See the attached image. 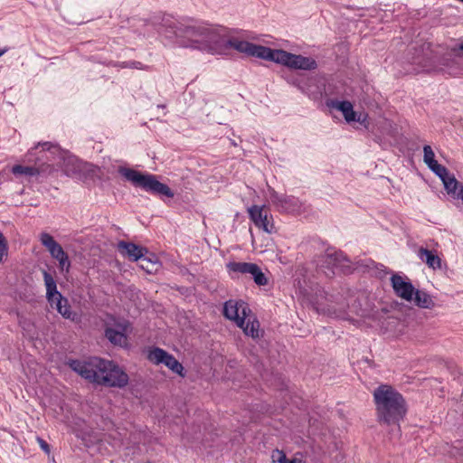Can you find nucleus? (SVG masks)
<instances>
[{"label": "nucleus", "mask_w": 463, "mask_h": 463, "mask_svg": "<svg viewBox=\"0 0 463 463\" xmlns=\"http://www.w3.org/2000/svg\"><path fill=\"white\" fill-rule=\"evenodd\" d=\"M437 176L440 178L442 183L446 181L451 175L449 174L448 169L439 165L437 161L428 166Z\"/></svg>", "instance_id": "bb28decb"}, {"label": "nucleus", "mask_w": 463, "mask_h": 463, "mask_svg": "<svg viewBox=\"0 0 463 463\" xmlns=\"http://www.w3.org/2000/svg\"><path fill=\"white\" fill-rule=\"evenodd\" d=\"M423 161L428 166L436 162L435 154L430 146L425 145L423 146Z\"/></svg>", "instance_id": "cd10ccee"}, {"label": "nucleus", "mask_w": 463, "mask_h": 463, "mask_svg": "<svg viewBox=\"0 0 463 463\" xmlns=\"http://www.w3.org/2000/svg\"><path fill=\"white\" fill-rule=\"evenodd\" d=\"M59 146L51 142L38 143L30 150L29 156H35L33 165H15L12 167L14 175L46 177L55 171L54 156L59 153Z\"/></svg>", "instance_id": "20e7f679"}, {"label": "nucleus", "mask_w": 463, "mask_h": 463, "mask_svg": "<svg viewBox=\"0 0 463 463\" xmlns=\"http://www.w3.org/2000/svg\"><path fill=\"white\" fill-rule=\"evenodd\" d=\"M391 283L394 293L402 299L411 301L413 299V294L415 288L411 281H406L399 274H393L391 277Z\"/></svg>", "instance_id": "f8f14e48"}, {"label": "nucleus", "mask_w": 463, "mask_h": 463, "mask_svg": "<svg viewBox=\"0 0 463 463\" xmlns=\"http://www.w3.org/2000/svg\"><path fill=\"white\" fill-rule=\"evenodd\" d=\"M40 241L42 244L49 250L51 256L58 260L59 258L66 255V252L63 250L62 247L54 240V238L47 233L42 232L40 235Z\"/></svg>", "instance_id": "2eb2a0df"}, {"label": "nucleus", "mask_w": 463, "mask_h": 463, "mask_svg": "<svg viewBox=\"0 0 463 463\" xmlns=\"http://www.w3.org/2000/svg\"><path fill=\"white\" fill-rule=\"evenodd\" d=\"M267 61H274L294 70L313 71L317 68L315 59L294 54L280 49L270 48Z\"/></svg>", "instance_id": "423d86ee"}, {"label": "nucleus", "mask_w": 463, "mask_h": 463, "mask_svg": "<svg viewBox=\"0 0 463 463\" xmlns=\"http://www.w3.org/2000/svg\"><path fill=\"white\" fill-rule=\"evenodd\" d=\"M418 257L425 262L429 268L433 269H441L440 258L432 250L420 247L418 250Z\"/></svg>", "instance_id": "f3484780"}, {"label": "nucleus", "mask_w": 463, "mask_h": 463, "mask_svg": "<svg viewBox=\"0 0 463 463\" xmlns=\"http://www.w3.org/2000/svg\"><path fill=\"white\" fill-rule=\"evenodd\" d=\"M4 53V52H0V56Z\"/></svg>", "instance_id": "e433bc0d"}, {"label": "nucleus", "mask_w": 463, "mask_h": 463, "mask_svg": "<svg viewBox=\"0 0 463 463\" xmlns=\"http://www.w3.org/2000/svg\"><path fill=\"white\" fill-rule=\"evenodd\" d=\"M458 50H459V51H463V43H461V44H459V45H458Z\"/></svg>", "instance_id": "c9c22d12"}, {"label": "nucleus", "mask_w": 463, "mask_h": 463, "mask_svg": "<svg viewBox=\"0 0 463 463\" xmlns=\"http://www.w3.org/2000/svg\"><path fill=\"white\" fill-rule=\"evenodd\" d=\"M330 106L337 110H340L347 122H352L354 120L356 112L354 110L353 105L350 101L332 100Z\"/></svg>", "instance_id": "aec40b11"}, {"label": "nucleus", "mask_w": 463, "mask_h": 463, "mask_svg": "<svg viewBox=\"0 0 463 463\" xmlns=\"http://www.w3.org/2000/svg\"><path fill=\"white\" fill-rule=\"evenodd\" d=\"M58 262H59V266L61 269H66V271L69 270L70 267H71V261L69 260V256L68 254L66 253V255L59 258L58 260Z\"/></svg>", "instance_id": "473e14b6"}, {"label": "nucleus", "mask_w": 463, "mask_h": 463, "mask_svg": "<svg viewBox=\"0 0 463 463\" xmlns=\"http://www.w3.org/2000/svg\"><path fill=\"white\" fill-rule=\"evenodd\" d=\"M248 213L250 219L257 228L269 234L276 232L273 217L265 205H252L248 209Z\"/></svg>", "instance_id": "6e6552de"}, {"label": "nucleus", "mask_w": 463, "mask_h": 463, "mask_svg": "<svg viewBox=\"0 0 463 463\" xmlns=\"http://www.w3.org/2000/svg\"><path fill=\"white\" fill-rule=\"evenodd\" d=\"M250 313V309L243 301L228 300L224 303L223 316L236 323L239 327L244 325V319Z\"/></svg>", "instance_id": "9d476101"}, {"label": "nucleus", "mask_w": 463, "mask_h": 463, "mask_svg": "<svg viewBox=\"0 0 463 463\" xmlns=\"http://www.w3.org/2000/svg\"><path fill=\"white\" fill-rule=\"evenodd\" d=\"M445 190L448 194L454 200H459L463 203V184L459 183L454 175H450L443 182Z\"/></svg>", "instance_id": "dca6fc26"}, {"label": "nucleus", "mask_w": 463, "mask_h": 463, "mask_svg": "<svg viewBox=\"0 0 463 463\" xmlns=\"http://www.w3.org/2000/svg\"><path fill=\"white\" fill-rule=\"evenodd\" d=\"M164 364L167 366L170 370H172L174 373H177L178 375L184 377V369L181 363L178 362V360L175 359V357L172 354H168L166 359L164 362Z\"/></svg>", "instance_id": "a878e982"}, {"label": "nucleus", "mask_w": 463, "mask_h": 463, "mask_svg": "<svg viewBox=\"0 0 463 463\" xmlns=\"http://www.w3.org/2000/svg\"><path fill=\"white\" fill-rule=\"evenodd\" d=\"M456 445H453L449 453L452 457L460 459L463 461V447L460 446L459 441H456Z\"/></svg>", "instance_id": "c756f323"}, {"label": "nucleus", "mask_w": 463, "mask_h": 463, "mask_svg": "<svg viewBox=\"0 0 463 463\" xmlns=\"http://www.w3.org/2000/svg\"><path fill=\"white\" fill-rule=\"evenodd\" d=\"M37 441L41 447V449L46 452L47 454L50 453L51 449H50V445L44 440L42 438L40 437H37Z\"/></svg>", "instance_id": "f704fd0d"}, {"label": "nucleus", "mask_w": 463, "mask_h": 463, "mask_svg": "<svg viewBox=\"0 0 463 463\" xmlns=\"http://www.w3.org/2000/svg\"><path fill=\"white\" fill-rule=\"evenodd\" d=\"M118 172L135 187L141 188L153 195L167 198H173L175 195L167 184L159 182L157 177L152 174H144L127 167H120Z\"/></svg>", "instance_id": "39448f33"}, {"label": "nucleus", "mask_w": 463, "mask_h": 463, "mask_svg": "<svg viewBox=\"0 0 463 463\" xmlns=\"http://www.w3.org/2000/svg\"><path fill=\"white\" fill-rule=\"evenodd\" d=\"M70 367L82 378L105 387L124 388L129 381L128 373L116 363L99 357L71 360Z\"/></svg>", "instance_id": "f257e3e1"}, {"label": "nucleus", "mask_w": 463, "mask_h": 463, "mask_svg": "<svg viewBox=\"0 0 463 463\" xmlns=\"http://www.w3.org/2000/svg\"><path fill=\"white\" fill-rule=\"evenodd\" d=\"M175 33L179 45L184 48L217 54L223 46V42H219L220 31L205 25H187L179 28Z\"/></svg>", "instance_id": "7ed1b4c3"}, {"label": "nucleus", "mask_w": 463, "mask_h": 463, "mask_svg": "<svg viewBox=\"0 0 463 463\" xmlns=\"http://www.w3.org/2000/svg\"><path fill=\"white\" fill-rule=\"evenodd\" d=\"M376 420L380 425H396L404 419L408 408L402 393L390 384H381L373 392Z\"/></svg>", "instance_id": "f03ea898"}, {"label": "nucleus", "mask_w": 463, "mask_h": 463, "mask_svg": "<svg viewBox=\"0 0 463 463\" xmlns=\"http://www.w3.org/2000/svg\"><path fill=\"white\" fill-rule=\"evenodd\" d=\"M227 268L232 272L250 274L258 286H266L268 284V278L255 263L233 261L229 262Z\"/></svg>", "instance_id": "1a4fd4ad"}, {"label": "nucleus", "mask_w": 463, "mask_h": 463, "mask_svg": "<svg viewBox=\"0 0 463 463\" xmlns=\"http://www.w3.org/2000/svg\"><path fill=\"white\" fill-rule=\"evenodd\" d=\"M122 68H132V69H138L143 70L144 67L140 61H129V62H122L121 65Z\"/></svg>", "instance_id": "72a5a7b5"}, {"label": "nucleus", "mask_w": 463, "mask_h": 463, "mask_svg": "<svg viewBox=\"0 0 463 463\" xmlns=\"http://www.w3.org/2000/svg\"><path fill=\"white\" fill-rule=\"evenodd\" d=\"M7 252H8L7 241L5 238V236L3 235V233L0 232V264L3 262L4 257L7 256Z\"/></svg>", "instance_id": "c85d7f7f"}, {"label": "nucleus", "mask_w": 463, "mask_h": 463, "mask_svg": "<svg viewBox=\"0 0 463 463\" xmlns=\"http://www.w3.org/2000/svg\"><path fill=\"white\" fill-rule=\"evenodd\" d=\"M413 296L414 298L412 300H414L415 305L418 306L419 307L428 309H431L434 307L435 303L431 296L426 293L425 291L416 289Z\"/></svg>", "instance_id": "4be33fe9"}, {"label": "nucleus", "mask_w": 463, "mask_h": 463, "mask_svg": "<svg viewBox=\"0 0 463 463\" xmlns=\"http://www.w3.org/2000/svg\"><path fill=\"white\" fill-rule=\"evenodd\" d=\"M140 261V268L148 274H152L156 272L159 267V262L156 256H152V258H147L143 255L141 259L138 260Z\"/></svg>", "instance_id": "b1692460"}, {"label": "nucleus", "mask_w": 463, "mask_h": 463, "mask_svg": "<svg viewBox=\"0 0 463 463\" xmlns=\"http://www.w3.org/2000/svg\"><path fill=\"white\" fill-rule=\"evenodd\" d=\"M324 259L325 263L331 267H336L341 265L344 261H348L347 258L342 251H337L333 249H327L326 250Z\"/></svg>", "instance_id": "412c9836"}, {"label": "nucleus", "mask_w": 463, "mask_h": 463, "mask_svg": "<svg viewBox=\"0 0 463 463\" xmlns=\"http://www.w3.org/2000/svg\"><path fill=\"white\" fill-rule=\"evenodd\" d=\"M354 121L359 122L360 124L364 125L365 128H369L368 115L366 113H356Z\"/></svg>", "instance_id": "2f4dec72"}, {"label": "nucleus", "mask_w": 463, "mask_h": 463, "mask_svg": "<svg viewBox=\"0 0 463 463\" xmlns=\"http://www.w3.org/2000/svg\"><path fill=\"white\" fill-rule=\"evenodd\" d=\"M53 308H55L59 314L64 318L74 321L77 317V314L71 311L69 301L62 295L54 298Z\"/></svg>", "instance_id": "a211bd4d"}, {"label": "nucleus", "mask_w": 463, "mask_h": 463, "mask_svg": "<svg viewBox=\"0 0 463 463\" xmlns=\"http://www.w3.org/2000/svg\"><path fill=\"white\" fill-rule=\"evenodd\" d=\"M129 326L130 324L128 321L123 320L121 322L115 323V328L107 326L104 332L105 337L113 345L120 347L128 346L127 332Z\"/></svg>", "instance_id": "9b49d317"}, {"label": "nucleus", "mask_w": 463, "mask_h": 463, "mask_svg": "<svg viewBox=\"0 0 463 463\" xmlns=\"http://www.w3.org/2000/svg\"><path fill=\"white\" fill-rule=\"evenodd\" d=\"M168 354L169 353H167L164 349H161L159 347H154L151 350H149L147 359L155 364H164Z\"/></svg>", "instance_id": "393cba45"}, {"label": "nucleus", "mask_w": 463, "mask_h": 463, "mask_svg": "<svg viewBox=\"0 0 463 463\" xmlns=\"http://www.w3.org/2000/svg\"><path fill=\"white\" fill-rule=\"evenodd\" d=\"M270 200L272 203L280 211L293 213L298 210L299 202L294 196L279 194L274 189L269 191Z\"/></svg>", "instance_id": "ddd939ff"}, {"label": "nucleus", "mask_w": 463, "mask_h": 463, "mask_svg": "<svg viewBox=\"0 0 463 463\" xmlns=\"http://www.w3.org/2000/svg\"><path fill=\"white\" fill-rule=\"evenodd\" d=\"M43 279L46 287L47 300L51 307H53L54 298L61 297V294L57 290L56 282L52 276L45 270L43 271Z\"/></svg>", "instance_id": "6ab92c4d"}, {"label": "nucleus", "mask_w": 463, "mask_h": 463, "mask_svg": "<svg viewBox=\"0 0 463 463\" xmlns=\"http://www.w3.org/2000/svg\"><path fill=\"white\" fill-rule=\"evenodd\" d=\"M118 250L123 256H127L132 261H137L147 252L146 248L124 241L118 242Z\"/></svg>", "instance_id": "4468645a"}, {"label": "nucleus", "mask_w": 463, "mask_h": 463, "mask_svg": "<svg viewBox=\"0 0 463 463\" xmlns=\"http://www.w3.org/2000/svg\"><path fill=\"white\" fill-rule=\"evenodd\" d=\"M246 335L251 336L253 339H259L262 336L263 332L260 328V322L257 319L252 321H244V325L241 327Z\"/></svg>", "instance_id": "5701e85b"}, {"label": "nucleus", "mask_w": 463, "mask_h": 463, "mask_svg": "<svg viewBox=\"0 0 463 463\" xmlns=\"http://www.w3.org/2000/svg\"><path fill=\"white\" fill-rule=\"evenodd\" d=\"M271 458L274 463H286V454L282 450L275 449L272 451Z\"/></svg>", "instance_id": "7c9ffc66"}, {"label": "nucleus", "mask_w": 463, "mask_h": 463, "mask_svg": "<svg viewBox=\"0 0 463 463\" xmlns=\"http://www.w3.org/2000/svg\"><path fill=\"white\" fill-rule=\"evenodd\" d=\"M219 42H223V46L221 47V51L217 52V54H225L231 48L263 60H268L269 55L270 48L254 44L246 41H240L237 39H229L225 35L220 34Z\"/></svg>", "instance_id": "0eeeda50"}]
</instances>
